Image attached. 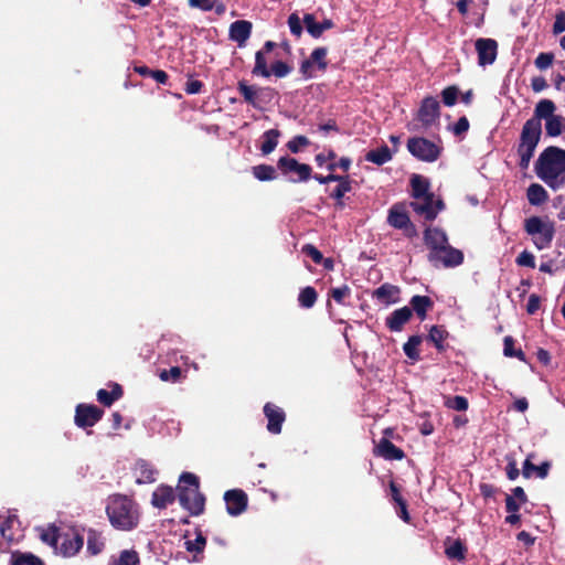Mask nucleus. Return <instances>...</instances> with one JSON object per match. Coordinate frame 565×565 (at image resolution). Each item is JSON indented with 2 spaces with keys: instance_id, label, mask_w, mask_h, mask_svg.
<instances>
[{
  "instance_id": "1",
  "label": "nucleus",
  "mask_w": 565,
  "mask_h": 565,
  "mask_svg": "<svg viewBox=\"0 0 565 565\" xmlns=\"http://www.w3.org/2000/svg\"><path fill=\"white\" fill-rule=\"evenodd\" d=\"M555 104L551 99H541L534 108V116L527 119L521 130L516 152L520 158L519 167L526 170L542 135L541 120H547L555 116Z\"/></svg>"
},
{
  "instance_id": "2",
  "label": "nucleus",
  "mask_w": 565,
  "mask_h": 565,
  "mask_svg": "<svg viewBox=\"0 0 565 565\" xmlns=\"http://www.w3.org/2000/svg\"><path fill=\"white\" fill-rule=\"evenodd\" d=\"M105 511L110 525L118 531H132L140 523V505L126 494L115 493L109 495L106 500Z\"/></svg>"
},
{
  "instance_id": "3",
  "label": "nucleus",
  "mask_w": 565,
  "mask_h": 565,
  "mask_svg": "<svg viewBox=\"0 0 565 565\" xmlns=\"http://www.w3.org/2000/svg\"><path fill=\"white\" fill-rule=\"evenodd\" d=\"M535 173L547 186L556 191L565 184V150L547 147L535 161Z\"/></svg>"
},
{
  "instance_id": "4",
  "label": "nucleus",
  "mask_w": 565,
  "mask_h": 565,
  "mask_svg": "<svg viewBox=\"0 0 565 565\" xmlns=\"http://www.w3.org/2000/svg\"><path fill=\"white\" fill-rule=\"evenodd\" d=\"M523 227L539 250L551 247L555 236V223L548 216H530L525 218Z\"/></svg>"
},
{
  "instance_id": "5",
  "label": "nucleus",
  "mask_w": 565,
  "mask_h": 565,
  "mask_svg": "<svg viewBox=\"0 0 565 565\" xmlns=\"http://www.w3.org/2000/svg\"><path fill=\"white\" fill-rule=\"evenodd\" d=\"M237 90L244 102L257 110H264L277 97V92L268 86L249 85L246 81L237 83Z\"/></svg>"
},
{
  "instance_id": "6",
  "label": "nucleus",
  "mask_w": 565,
  "mask_h": 565,
  "mask_svg": "<svg viewBox=\"0 0 565 565\" xmlns=\"http://www.w3.org/2000/svg\"><path fill=\"white\" fill-rule=\"evenodd\" d=\"M407 150L420 161L434 162L440 156V148L424 137H413L407 140Z\"/></svg>"
},
{
  "instance_id": "7",
  "label": "nucleus",
  "mask_w": 565,
  "mask_h": 565,
  "mask_svg": "<svg viewBox=\"0 0 565 565\" xmlns=\"http://www.w3.org/2000/svg\"><path fill=\"white\" fill-rule=\"evenodd\" d=\"M409 205L425 221H434L439 212L445 209L444 201L440 198H436L434 193L415 199Z\"/></svg>"
},
{
  "instance_id": "8",
  "label": "nucleus",
  "mask_w": 565,
  "mask_h": 565,
  "mask_svg": "<svg viewBox=\"0 0 565 565\" xmlns=\"http://www.w3.org/2000/svg\"><path fill=\"white\" fill-rule=\"evenodd\" d=\"M178 499L180 505L190 512L191 515L198 516L204 512L205 497L196 488H178Z\"/></svg>"
},
{
  "instance_id": "9",
  "label": "nucleus",
  "mask_w": 565,
  "mask_h": 565,
  "mask_svg": "<svg viewBox=\"0 0 565 565\" xmlns=\"http://www.w3.org/2000/svg\"><path fill=\"white\" fill-rule=\"evenodd\" d=\"M277 168L284 175L289 173L298 175L297 179L290 177L288 179L290 182H306L311 178V167L307 163H300L297 159L289 156L280 157L277 161Z\"/></svg>"
},
{
  "instance_id": "10",
  "label": "nucleus",
  "mask_w": 565,
  "mask_h": 565,
  "mask_svg": "<svg viewBox=\"0 0 565 565\" xmlns=\"http://www.w3.org/2000/svg\"><path fill=\"white\" fill-rule=\"evenodd\" d=\"M440 116V105L436 97H425L417 110L416 119L424 129L431 128L438 124Z\"/></svg>"
},
{
  "instance_id": "11",
  "label": "nucleus",
  "mask_w": 565,
  "mask_h": 565,
  "mask_svg": "<svg viewBox=\"0 0 565 565\" xmlns=\"http://www.w3.org/2000/svg\"><path fill=\"white\" fill-rule=\"evenodd\" d=\"M104 411L94 404H78L75 408L74 423L78 428L95 426L103 417Z\"/></svg>"
},
{
  "instance_id": "12",
  "label": "nucleus",
  "mask_w": 565,
  "mask_h": 565,
  "mask_svg": "<svg viewBox=\"0 0 565 565\" xmlns=\"http://www.w3.org/2000/svg\"><path fill=\"white\" fill-rule=\"evenodd\" d=\"M428 260L435 266L441 264L446 268H451L462 264L463 254L461 250L454 248L448 243L441 248V250L428 254Z\"/></svg>"
},
{
  "instance_id": "13",
  "label": "nucleus",
  "mask_w": 565,
  "mask_h": 565,
  "mask_svg": "<svg viewBox=\"0 0 565 565\" xmlns=\"http://www.w3.org/2000/svg\"><path fill=\"white\" fill-rule=\"evenodd\" d=\"M226 511L232 516H238L246 511L248 504L247 494L241 489L227 490L224 493Z\"/></svg>"
},
{
  "instance_id": "14",
  "label": "nucleus",
  "mask_w": 565,
  "mask_h": 565,
  "mask_svg": "<svg viewBox=\"0 0 565 565\" xmlns=\"http://www.w3.org/2000/svg\"><path fill=\"white\" fill-rule=\"evenodd\" d=\"M478 63L481 66L491 65L497 58L498 43L493 39L480 38L476 41Z\"/></svg>"
},
{
  "instance_id": "15",
  "label": "nucleus",
  "mask_w": 565,
  "mask_h": 565,
  "mask_svg": "<svg viewBox=\"0 0 565 565\" xmlns=\"http://www.w3.org/2000/svg\"><path fill=\"white\" fill-rule=\"evenodd\" d=\"M264 415L267 418V429L269 433L277 435L281 433L282 424L286 419L282 408L273 403H266L264 406Z\"/></svg>"
},
{
  "instance_id": "16",
  "label": "nucleus",
  "mask_w": 565,
  "mask_h": 565,
  "mask_svg": "<svg viewBox=\"0 0 565 565\" xmlns=\"http://www.w3.org/2000/svg\"><path fill=\"white\" fill-rule=\"evenodd\" d=\"M424 242L429 248V254H434L448 244V237L439 227H427L424 231Z\"/></svg>"
},
{
  "instance_id": "17",
  "label": "nucleus",
  "mask_w": 565,
  "mask_h": 565,
  "mask_svg": "<svg viewBox=\"0 0 565 565\" xmlns=\"http://www.w3.org/2000/svg\"><path fill=\"white\" fill-rule=\"evenodd\" d=\"M252 22L247 20H236L230 25L228 36L243 47L252 34Z\"/></svg>"
},
{
  "instance_id": "18",
  "label": "nucleus",
  "mask_w": 565,
  "mask_h": 565,
  "mask_svg": "<svg viewBox=\"0 0 565 565\" xmlns=\"http://www.w3.org/2000/svg\"><path fill=\"white\" fill-rule=\"evenodd\" d=\"M134 475L138 484L153 483L157 480L158 471L143 459L136 461Z\"/></svg>"
},
{
  "instance_id": "19",
  "label": "nucleus",
  "mask_w": 565,
  "mask_h": 565,
  "mask_svg": "<svg viewBox=\"0 0 565 565\" xmlns=\"http://www.w3.org/2000/svg\"><path fill=\"white\" fill-rule=\"evenodd\" d=\"M387 223L397 230H407L413 226L405 207L399 204H395L390 209Z\"/></svg>"
},
{
  "instance_id": "20",
  "label": "nucleus",
  "mask_w": 565,
  "mask_h": 565,
  "mask_svg": "<svg viewBox=\"0 0 565 565\" xmlns=\"http://www.w3.org/2000/svg\"><path fill=\"white\" fill-rule=\"evenodd\" d=\"M412 318V309L407 306L394 310L387 316L385 323L386 327L393 332L402 331L405 323Z\"/></svg>"
},
{
  "instance_id": "21",
  "label": "nucleus",
  "mask_w": 565,
  "mask_h": 565,
  "mask_svg": "<svg viewBox=\"0 0 565 565\" xmlns=\"http://www.w3.org/2000/svg\"><path fill=\"white\" fill-rule=\"evenodd\" d=\"M84 539L77 533L66 534L62 537L61 545L58 547L60 553L65 557L76 555L83 547Z\"/></svg>"
},
{
  "instance_id": "22",
  "label": "nucleus",
  "mask_w": 565,
  "mask_h": 565,
  "mask_svg": "<svg viewBox=\"0 0 565 565\" xmlns=\"http://www.w3.org/2000/svg\"><path fill=\"white\" fill-rule=\"evenodd\" d=\"M372 297L381 305L395 303L399 298V288L391 284H383L373 291Z\"/></svg>"
},
{
  "instance_id": "23",
  "label": "nucleus",
  "mask_w": 565,
  "mask_h": 565,
  "mask_svg": "<svg viewBox=\"0 0 565 565\" xmlns=\"http://www.w3.org/2000/svg\"><path fill=\"white\" fill-rule=\"evenodd\" d=\"M303 25L312 38L318 39L326 30L333 26V22L330 19H324L322 22H318L313 14L306 13L303 17Z\"/></svg>"
},
{
  "instance_id": "24",
  "label": "nucleus",
  "mask_w": 565,
  "mask_h": 565,
  "mask_svg": "<svg viewBox=\"0 0 565 565\" xmlns=\"http://www.w3.org/2000/svg\"><path fill=\"white\" fill-rule=\"evenodd\" d=\"M175 499L174 490L169 486L158 487L151 497V504L158 509H164Z\"/></svg>"
},
{
  "instance_id": "25",
  "label": "nucleus",
  "mask_w": 565,
  "mask_h": 565,
  "mask_svg": "<svg viewBox=\"0 0 565 565\" xmlns=\"http://www.w3.org/2000/svg\"><path fill=\"white\" fill-rule=\"evenodd\" d=\"M375 452L386 460H401L404 457V451L385 438L381 439L376 446Z\"/></svg>"
},
{
  "instance_id": "26",
  "label": "nucleus",
  "mask_w": 565,
  "mask_h": 565,
  "mask_svg": "<svg viewBox=\"0 0 565 565\" xmlns=\"http://www.w3.org/2000/svg\"><path fill=\"white\" fill-rule=\"evenodd\" d=\"M409 305L412 306V312L414 311L423 321L426 319L428 309L433 307V301L427 296L415 295L411 298Z\"/></svg>"
},
{
  "instance_id": "27",
  "label": "nucleus",
  "mask_w": 565,
  "mask_h": 565,
  "mask_svg": "<svg viewBox=\"0 0 565 565\" xmlns=\"http://www.w3.org/2000/svg\"><path fill=\"white\" fill-rule=\"evenodd\" d=\"M550 467L551 465L547 461L542 462L540 466H535L527 457L523 462L522 473L524 478H531L532 473L535 472L537 478L545 479L548 475Z\"/></svg>"
},
{
  "instance_id": "28",
  "label": "nucleus",
  "mask_w": 565,
  "mask_h": 565,
  "mask_svg": "<svg viewBox=\"0 0 565 565\" xmlns=\"http://www.w3.org/2000/svg\"><path fill=\"white\" fill-rule=\"evenodd\" d=\"M412 196L413 199H420L430 194L429 181L420 174H413L411 178Z\"/></svg>"
},
{
  "instance_id": "29",
  "label": "nucleus",
  "mask_w": 565,
  "mask_h": 565,
  "mask_svg": "<svg viewBox=\"0 0 565 565\" xmlns=\"http://www.w3.org/2000/svg\"><path fill=\"white\" fill-rule=\"evenodd\" d=\"M280 137L278 129H269L262 135L260 151L264 156L271 153L277 145Z\"/></svg>"
},
{
  "instance_id": "30",
  "label": "nucleus",
  "mask_w": 565,
  "mask_h": 565,
  "mask_svg": "<svg viewBox=\"0 0 565 565\" xmlns=\"http://www.w3.org/2000/svg\"><path fill=\"white\" fill-rule=\"evenodd\" d=\"M122 395L121 386L117 383L113 385L111 391H107L100 388L97 391L96 397L97 401L104 406H111L117 399H119Z\"/></svg>"
},
{
  "instance_id": "31",
  "label": "nucleus",
  "mask_w": 565,
  "mask_h": 565,
  "mask_svg": "<svg viewBox=\"0 0 565 565\" xmlns=\"http://www.w3.org/2000/svg\"><path fill=\"white\" fill-rule=\"evenodd\" d=\"M365 160L377 166H383L392 160L391 149L384 145L381 148L370 150L365 154Z\"/></svg>"
},
{
  "instance_id": "32",
  "label": "nucleus",
  "mask_w": 565,
  "mask_h": 565,
  "mask_svg": "<svg viewBox=\"0 0 565 565\" xmlns=\"http://www.w3.org/2000/svg\"><path fill=\"white\" fill-rule=\"evenodd\" d=\"M526 198L531 205L539 206L548 199V194L541 184L532 183L527 188Z\"/></svg>"
},
{
  "instance_id": "33",
  "label": "nucleus",
  "mask_w": 565,
  "mask_h": 565,
  "mask_svg": "<svg viewBox=\"0 0 565 565\" xmlns=\"http://www.w3.org/2000/svg\"><path fill=\"white\" fill-rule=\"evenodd\" d=\"M105 547V539L102 533L96 530L89 529L87 532V551L92 555L99 554Z\"/></svg>"
},
{
  "instance_id": "34",
  "label": "nucleus",
  "mask_w": 565,
  "mask_h": 565,
  "mask_svg": "<svg viewBox=\"0 0 565 565\" xmlns=\"http://www.w3.org/2000/svg\"><path fill=\"white\" fill-rule=\"evenodd\" d=\"M205 545H206V539L202 534L201 531L196 532V536L194 540L188 539L184 542L185 550L189 553L194 554V561H196V562L200 561V558H198V555L203 553Z\"/></svg>"
},
{
  "instance_id": "35",
  "label": "nucleus",
  "mask_w": 565,
  "mask_h": 565,
  "mask_svg": "<svg viewBox=\"0 0 565 565\" xmlns=\"http://www.w3.org/2000/svg\"><path fill=\"white\" fill-rule=\"evenodd\" d=\"M545 131L550 137H557L565 131V117L555 115L545 120Z\"/></svg>"
},
{
  "instance_id": "36",
  "label": "nucleus",
  "mask_w": 565,
  "mask_h": 565,
  "mask_svg": "<svg viewBox=\"0 0 565 565\" xmlns=\"http://www.w3.org/2000/svg\"><path fill=\"white\" fill-rule=\"evenodd\" d=\"M422 343V337L418 334L411 335L408 340L403 345V351L405 355L416 362L420 359L418 347Z\"/></svg>"
},
{
  "instance_id": "37",
  "label": "nucleus",
  "mask_w": 565,
  "mask_h": 565,
  "mask_svg": "<svg viewBox=\"0 0 565 565\" xmlns=\"http://www.w3.org/2000/svg\"><path fill=\"white\" fill-rule=\"evenodd\" d=\"M252 173L255 179L259 181H273L277 178V171L273 166L269 164H258L253 167Z\"/></svg>"
},
{
  "instance_id": "38",
  "label": "nucleus",
  "mask_w": 565,
  "mask_h": 565,
  "mask_svg": "<svg viewBox=\"0 0 565 565\" xmlns=\"http://www.w3.org/2000/svg\"><path fill=\"white\" fill-rule=\"evenodd\" d=\"M318 295L313 287H305L298 295V302L301 308L310 309L315 306Z\"/></svg>"
},
{
  "instance_id": "39",
  "label": "nucleus",
  "mask_w": 565,
  "mask_h": 565,
  "mask_svg": "<svg viewBox=\"0 0 565 565\" xmlns=\"http://www.w3.org/2000/svg\"><path fill=\"white\" fill-rule=\"evenodd\" d=\"M448 337V332L441 326H433L428 333V340L435 345L438 351L444 350V340Z\"/></svg>"
},
{
  "instance_id": "40",
  "label": "nucleus",
  "mask_w": 565,
  "mask_h": 565,
  "mask_svg": "<svg viewBox=\"0 0 565 565\" xmlns=\"http://www.w3.org/2000/svg\"><path fill=\"white\" fill-rule=\"evenodd\" d=\"M10 565H43V562L31 553L14 552Z\"/></svg>"
},
{
  "instance_id": "41",
  "label": "nucleus",
  "mask_w": 565,
  "mask_h": 565,
  "mask_svg": "<svg viewBox=\"0 0 565 565\" xmlns=\"http://www.w3.org/2000/svg\"><path fill=\"white\" fill-rule=\"evenodd\" d=\"M252 74L255 76L269 77L270 71L267 66V61L264 54V51H257L255 54V65L253 67Z\"/></svg>"
},
{
  "instance_id": "42",
  "label": "nucleus",
  "mask_w": 565,
  "mask_h": 565,
  "mask_svg": "<svg viewBox=\"0 0 565 565\" xmlns=\"http://www.w3.org/2000/svg\"><path fill=\"white\" fill-rule=\"evenodd\" d=\"M139 555L134 550H125L120 553L117 558L109 562L108 565H138Z\"/></svg>"
},
{
  "instance_id": "43",
  "label": "nucleus",
  "mask_w": 565,
  "mask_h": 565,
  "mask_svg": "<svg viewBox=\"0 0 565 565\" xmlns=\"http://www.w3.org/2000/svg\"><path fill=\"white\" fill-rule=\"evenodd\" d=\"M352 190V183L338 184L330 193V196L335 200V207L343 210L345 206L344 195Z\"/></svg>"
},
{
  "instance_id": "44",
  "label": "nucleus",
  "mask_w": 565,
  "mask_h": 565,
  "mask_svg": "<svg viewBox=\"0 0 565 565\" xmlns=\"http://www.w3.org/2000/svg\"><path fill=\"white\" fill-rule=\"evenodd\" d=\"M445 553L450 559L463 561L466 548L460 540H456L446 547Z\"/></svg>"
},
{
  "instance_id": "45",
  "label": "nucleus",
  "mask_w": 565,
  "mask_h": 565,
  "mask_svg": "<svg viewBox=\"0 0 565 565\" xmlns=\"http://www.w3.org/2000/svg\"><path fill=\"white\" fill-rule=\"evenodd\" d=\"M327 54L328 50L326 47H317L311 52L310 57L308 60L311 61L312 65L316 63L318 65V68L323 71L328 66V63L326 61Z\"/></svg>"
},
{
  "instance_id": "46",
  "label": "nucleus",
  "mask_w": 565,
  "mask_h": 565,
  "mask_svg": "<svg viewBox=\"0 0 565 565\" xmlns=\"http://www.w3.org/2000/svg\"><path fill=\"white\" fill-rule=\"evenodd\" d=\"M17 522L15 516H9L6 520H0V535L8 543L14 541V536L11 532L13 524Z\"/></svg>"
},
{
  "instance_id": "47",
  "label": "nucleus",
  "mask_w": 565,
  "mask_h": 565,
  "mask_svg": "<svg viewBox=\"0 0 565 565\" xmlns=\"http://www.w3.org/2000/svg\"><path fill=\"white\" fill-rule=\"evenodd\" d=\"M514 341L512 337L508 335L503 341V353L509 358H518L521 361H525V354L522 350H514Z\"/></svg>"
},
{
  "instance_id": "48",
  "label": "nucleus",
  "mask_w": 565,
  "mask_h": 565,
  "mask_svg": "<svg viewBox=\"0 0 565 565\" xmlns=\"http://www.w3.org/2000/svg\"><path fill=\"white\" fill-rule=\"evenodd\" d=\"M459 95L457 86H448L441 90V99L445 106L451 107L456 104Z\"/></svg>"
},
{
  "instance_id": "49",
  "label": "nucleus",
  "mask_w": 565,
  "mask_h": 565,
  "mask_svg": "<svg viewBox=\"0 0 565 565\" xmlns=\"http://www.w3.org/2000/svg\"><path fill=\"white\" fill-rule=\"evenodd\" d=\"M446 406L457 412H465L468 409L469 404L466 397L456 395L447 399Z\"/></svg>"
},
{
  "instance_id": "50",
  "label": "nucleus",
  "mask_w": 565,
  "mask_h": 565,
  "mask_svg": "<svg viewBox=\"0 0 565 565\" xmlns=\"http://www.w3.org/2000/svg\"><path fill=\"white\" fill-rule=\"evenodd\" d=\"M310 141L306 136L298 135L287 142V148L290 152L298 153L302 147H307Z\"/></svg>"
},
{
  "instance_id": "51",
  "label": "nucleus",
  "mask_w": 565,
  "mask_h": 565,
  "mask_svg": "<svg viewBox=\"0 0 565 565\" xmlns=\"http://www.w3.org/2000/svg\"><path fill=\"white\" fill-rule=\"evenodd\" d=\"M270 75L274 74L278 78H284L289 75L292 68L282 61H276L271 64Z\"/></svg>"
},
{
  "instance_id": "52",
  "label": "nucleus",
  "mask_w": 565,
  "mask_h": 565,
  "mask_svg": "<svg viewBox=\"0 0 565 565\" xmlns=\"http://www.w3.org/2000/svg\"><path fill=\"white\" fill-rule=\"evenodd\" d=\"M302 23H303V21L301 22V20L297 13H291L288 17V26H289L290 33L292 35H295L296 38H300V35L302 34Z\"/></svg>"
},
{
  "instance_id": "53",
  "label": "nucleus",
  "mask_w": 565,
  "mask_h": 565,
  "mask_svg": "<svg viewBox=\"0 0 565 565\" xmlns=\"http://www.w3.org/2000/svg\"><path fill=\"white\" fill-rule=\"evenodd\" d=\"M181 377V369L179 366H172L169 370H162L160 372V379L166 382H178Z\"/></svg>"
},
{
  "instance_id": "54",
  "label": "nucleus",
  "mask_w": 565,
  "mask_h": 565,
  "mask_svg": "<svg viewBox=\"0 0 565 565\" xmlns=\"http://www.w3.org/2000/svg\"><path fill=\"white\" fill-rule=\"evenodd\" d=\"M515 263L519 266L534 268L535 267V257L531 252L523 250L516 257Z\"/></svg>"
},
{
  "instance_id": "55",
  "label": "nucleus",
  "mask_w": 565,
  "mask_h": 565,
  "mask_svg": "<svg viewBox=\"0 0 565 565\" xmlns=\"http://www.w3.org/2000/svg\"><path fill=\"white\" fill-rule=\"evenodd\" d=\"M41 540L51 546L57 547L60 535L55 527L47 529L42 532Z\"/></svg>"
},
{
  "instance_id": "56",
  "label": "nucleus",
  "mask_w": 565,
  "mask_h": 565,
  "mask_svg": "<svg viewBox=\"0 0 565 565\" xmlns=\"http://www.w3.org/2000/svg\"><path fill=\"white\" fill-rule=\"evenodd\" d=\"M554 55L552 53H540L536 56L534 64L539 70L544 71L552 65Z\"/></svg>"
},
{
  "instance_id": "57",
  "label": "nucleus",
  "mask_w": 565,
  "mask_h": 565,
  "mask_svg": "<svg viewBox=\"0 0 565 565\" xmlns=\"http://www.w3.org/2000/svg\"><path fill=\"white\" fill-rule=\"evenodd\" d=\"M302 253L310 257L313 263L316 264H320L322 263L323 260V255L321 254L320 250H318L313 245L311 244H306L303 247H302Z\"/></svg>"
},
{
  "instance_id": "58",
  "label": "nucleus",
  "mask_w": 565,
  "mask_h": 565,
  "mask_svg": "<svg viewBox=\"0 0 565 565\" xmlns=\"http://www.w3.org/2000/svg\"><path fill=\"white\" fill-rule=\"evenodd\" d=\"M180 482L183 483L182 487H186V488H196L199 489L200 488V482H199V478L194 475V473H191V472H183L181 476H180Z\"/></svg>"
},
{
  "instance_id": "59",
  "label": "nucleus",
  "mask_w": 565,
  "mask_h": 565,
  "mask_svg": "<svg viewBox=\"0 0 565 565\" xmlns=\"http://www.w3.org/2000/svg\"><path fill=\"white\" fill-rule=\"evenodd\" d=\"M350 288L348 286H341L338 288H333L331 290V297L337 301L338 303H343L344 297L350 295Z\"/></svg>"
},
{
  "instance_id": "60",
  "label": "nucleus",
  "mask_w": 565,
  "mask_h": 565,
  "mask_svg": "<svg viewBox=\"0 0 565 565\" xmlns=\"http://www.w3.org/2000/svg\"><path fill=\"white\" fill-rule=\"evenodd\" d=\"M468 129H469V120L467 119V117L462 116L454 125L452 132L456 136H461L462 134L467 132Z\"/></svg>"
},
{
  "instance_id": "61",
  "label": "nucleus",
  "mask_w": 565,
  "mask_h": 565,
  "mask_svg": "<svg viewBox=\"0 0 565 565\" xmlns=\"http://www.w3.org/2000/svg\"><path fill=\"white\" fill-rule=\"evenodd\" d=\"M565 31V11H559L553 24V33L559 34Z\"/></svg>"
},
{
  "instance_id": "62",
  "label": "nucleus",
  "mask_w": 565,
  "mask_h": 565,
  "mask_svg": "<svg viewBox=\"0 0 565 565\" xmlns=\"http://www.w3.org/2000/svg\"><path fill=\"white\" fill-rule=\"evenodd\" d=\"M189 6L202 11H211L214 8V2L212 0H189Z\"/></svg>"
},
{
  "instance_id": "63",
  "label": "nucleus",
  "mask_w": 565,
  "mask_h": 565,
  "mask_svg": "<svg viewBox=\"0 0 565 565\" xmlns=\"http://www.w3.org/2000/svg\"><path fill=\"white\" fill-rule=\"evenodd\" d=\"M540 308V297L535 294L529 296L526 311L530 315L535 313Z\"/></svg>"
},
{
  "instance_id": "64",
  "label": "nucleus",
  "mask_w": 565,
  "mask_h": 565,
  "mask_svg": "<svg viewBox=\"0 0 565 565\" xmlns=\"http://www.w3.org/2000/svg\"><path fill=\"white\" fill-rule=\"evenodd\" d=\"M505 471H507L508 479L512 480V481L515 480L520 475V470L514 460H511L508 462V465L505 467Z\"/></svg>"
}]
</instances>
